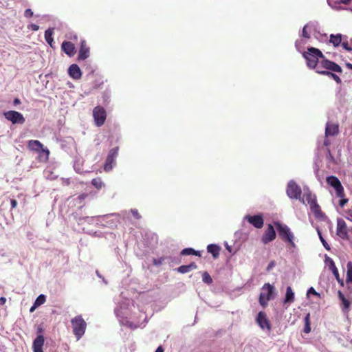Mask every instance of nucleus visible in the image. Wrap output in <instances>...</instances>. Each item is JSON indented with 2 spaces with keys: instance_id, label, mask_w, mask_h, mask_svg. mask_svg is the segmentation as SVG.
I'll use <instances>...</instances> for the list:
<instances>
[{
  "instance_id": "nucleus-1",
  "label": "nucleus",
  "mask_w": 352,
  "mask_h": 352,
  "mask_svg": "<svg viewBox=\"0 0 352 352\" xmlns=\"http://www.w3.org/2000/svg\"><path fill=\"white\" fill-rule=\"evenodd\" d=\"M303 57L307 60V66L311 69L318 67V58H324V55L320 50L315 47H309L307 52L302 54Z\"/></svg>"
},
{
  "instance_id": "nucleus-2",
  "label": "nucleus",
  "mask_w": 352,
  "mask_h": 352,
  "mask_svg": "<svg viewBox=\"0 0 352 352\" xmlns=\"http://www.w3.org/2000/svg\"><path fill=\"white\" fill-rule=\"evenodd\" d=\"M73 333L77 340H80L85 333L87 323L81 315L75 316L71 320Z\"/></svg>"
},
{
  "instance_id": "nucleus-3",
  "label": "nucleus",
  "mask_w": 352,
  "mask_h": 352,
  "mask_svg": "<svg viewBox=\"0 0 352 352\" xmlns=\"http://www.w3.org/2000/svg\"><path fill=\"white\" fill-rule=\"evenodd\" d=\"M279 237L285 242L289 243L292 247H295L294 242V236L290 228L285 224L278 221L274 222Z\"/></svg>"
},
{
  "instance_id": "nucleus-4",
  "label": "nucleus",
  "mask_w": 352,
  "mask_h": 352,
  "mask_svg": "<svg viewBox=\"0 0 352 352\" xmlns=\"http://www.w3.org/2000/svg\"><path fill=\"white\" fill-rule=\"evenodd\" d=\"M274 292V287L270 283H265L262 287V292L259 295V303L263 307H265L267 305L269 300L273 298V293Z\"/></svg>"
},
{
  "instance_id": "nucleus-5",
  "label": "nucleus",
  "mask_w": 352,
  "mask_h": 352,
  "mask_svg": "<svg viewBox=\"0 0 352 352\" xmlns=\"http://www.w3.org/2000/svg\"><path fill=\"white\" fill-rule=\"evenodd\" d=\"M351 228L347 227V225L344 219L338 218L337 219L336 234L344 240L350 239Z\"/></svg>"
},
{
  "instance_id": "nucleus-6",
  "label": "nucleus",
  "mask_w": 352,
  "mask_h": 352,
  "mask_svg": "<svg viewBox=\"0 0 352 352\" xmlns=\"http://www.w3.org/2000/svg\"><path fill=\"white\" fill-rule=\"evenodd\" d=\"M326 181L329 186L335 189L338 197L343 198L345 197L344 188L340 181L336 176H329L327 177Z\"/></svg>"
},
{
  "instance_id": "nucleus-7",
  "label": "nucleus",
  "mask_w": 352,
  "mask_h": 352,
  "mask_svg": "<svg viewBox=\"0 0 352 352\" xmlns=\"http://www.w3.org/2000/svg\"><path fill=\"white\" fill-rule=\"evenodd\" d=\"M286 192L287 196L291 199H300L302 190L300 187L293 180L287 184Z\"/></svg>"
},
{
  "instance_id": "nucleus-8",
  "label": "nucleus",
  "mask_w": 352,
  "mask_h": 352,
  "mask_svg": "<svg viewBox=\"0 0 352 352\" xmlns=\"http://www.w3.org/2000/svg\"><path fill=\"white\" fill-rule=\"evenodd\" d=\"M93 116L96 124L98 126H101L104 124L106 120V111L102 107L97 106L93 110Z\"/></svg>"
},
{
  "instance_id": "nucleus-9",
  "label": "nucleus",
  "mask_w": 352,
  "mask_h": 352,
  "mask_svg": "<svg viewBox=\"0 0 352 352\" xmlns=\"http://www.w3.org/2000/svg\"><path fill=\"white\" fill-rule=\"evenodd\" d=\"M118 150L119 148L117 146L109 151L104 165V170L106 172L112 169L113 165L115 164L116 159L118 155Z\"/></svg>"
},
{
  "instance_id": "nucleus-10",
  "label": "nucleus",
  "mask_w": 352,
  "mask_h": 352,
  "mask_svg": "<svg viewBox=\"0 0 352 352\" xmlns=\"http://www.w3.org/2000/svg\"><path fill=\"white\" fill-rule=\"evenodd\" d=\"M4 117L12 124H23L25 121L23 116L16 111H8L3 113Z\"/></svg>"
},
{
  "instance_id": "nucleus-11",
  "label": "nucleus",
  "mask_w": 352,
  "mask_h": 352,
  "mask_svg": "<svg viewBox=\"0 0 352 352\" xmlns=\"http://www.w3.org/2000/svg\"><path fill=\"white\" fill-rule=\"evenodd\" d=\"M276 237V233L274 226L272 224H268L266 230L261 236V242L264 245H267L269 243L273 241Z\"/></svg>"
},
{
  "instance_id": "nucleus-12",
  "label": "nucleus",
  "mask_w": 352,
  "mask_h": 352,
  "mask_svg": "<svg viewBox=\"0 0 352 352\" xmlns=\"http://www.w3.org/2000/svg\"><path fill=\"white\" fill-rule=\"evenodd\" d=\"M318 66H320L322 69L329 70L330 72L331 71L338 73H342V72L340 65L335 62L326 59L324 57L322 58Z\"/></svg>"
},
{
  "instance_id": "nucleus-13",
  "label": "nucleus",
  "mask_w": 352,
  "mask_h": 352,
  "mask_svg": "<svg viewBox=\"0 0 352 352\" xmlns=\"http://www.w3.org/2000/svg\"><path fill=\"white\" fill-rule=\"evenodd\" d=\"M245 219L256 228L260 229L263 226L264 219L261 214L253 216L247 215Z\"/></svg>"
},
{
  "instance_id": "nucleus-14",
  "label": "nucleus",
  "mask_w": 352,
  "mask_h": 352,
  "mask_svg": "<svg viewBox=\"0 0 352 352\" xmlns=\"http://www.w3.org/2000/svg\"><path fill=\"white\" fill-rule=\"evenodd\" d=\"M256 321H257L258 325L261 327V328H262V329L267 328L269 330L271 329V326H270L269 320L267 319V316L264 312L260 311L258 314V316L256 318Z\"/></svg>"
},
{
  "instance_id": "nucleus-15",
  "label": "nucleus",
  "mask_w": 352,
  "mask_h": 352,
  "mask_svg": "<svg viewBox=\"0 0 352 352\" xmlns=\"http://www.w3.org/2000/svg\"><path fill=\"white\" fill-rule=\"evenodd\" d=\"M338 296L341 301L340 307L343 312L348 313L350 309L351 301L346 298L344 295L341 291L338 292Z\"/></svg>"
},
{
  "instance_id": "nucleus-16",
  "label": "nucleus",
  "mask_w": 352,
  "mask_h": 352,
  "mask_svg": "<svg viewBox=\"0 0 352 352\" xmlns=\"http://www.w3.org/2000/svg\"><path fill=\"white\" fill-rule=\"evenodd\" d=\"M89 56V47L87 46V43L85 40H82L80 43V47L79 50L78 59L85 60Z\"/></svg>"
},
{
  "instance_id": "nucleus-17",
  "label": "nucleus",
  "mask_w": 352,
  "mask_h": 352,
  "mask_svg": "<svg viewBox=\"0 0 352 352\" xmlns=\"http://www.w3.org/2000/svg\"><path fill=\"white\" fill-rule=\"evenodd\" d=\"M61 49L69 56H73L76 53L75 46L70 41H63L61 45Z\"/></svg>"
},
{
  "instance_id": "nucleus-18",
  "label": "nucleus",
  "mask_w": 352,
  "mask_h": 352,
  "mask_svg": "<svg viewBox=\"0 0 352 352\" xmlns=\"http://www.w3.org/2000/svg\"><path fill=\"white\" fill-rule=\"evenodd\" d=\"M68 74L74 80H79L82 76L81 70L76 64H72L69 66Z\"/></svg>"
},
{
  "instance_id": "nucleus-19",
  "label": "nucleus",
  "mask_w": 352,
  "mask_h": 352,
  "mask_svg": "<svg viewBox=\"0 0 352 352\" xmlns=\"http://www.w3.org/2000/svg\"><path fill=\"white\" fill-rule=\"evenodd\" d=\"M339 133V126L337 124L327 123L325 128V136H335Z\"/></svg>"
},
{
  "instance_id": "nucleus-20",
  "label": "nucleus",
  "mask_w": 352,
  "mask_h": 352,
  "mask_svg": "<svg viewBox=\"0 0 352 352\" xmlns=\"http://www.w3.org/2000/svg\"><path fill=\"white\" fill-rule=\"evenodd\" d=\"M44 337L42 335H38L33 342V351L34 352H43V346L44 344Z\"/></svg>"
},
{
  "instance_id": "nucleus-21",
  "label": "nucleus",
  "mask_w": 352,
  "mask_h": 352,
  "mask_svg": "<svg viewBox=\"0 0 352 352\" xmlns=\"http://www.w3.org/2000/svg\"><path fill=\"white\" fill-rule=\"evenodd\" d=\"M299 199L302 204H305L307 201L309 206L316 201V195L312 194L309 190L305 192L303 197L302 198L300 197Z\"/></svg>"
},
{
  "instance_id": "nucleus-22",
  "label": "nucleus",
  "mask_w": 352,
  "mask_h": 352,
  "mask_svg": "<svg viewBox=\"0 0 352 352\" xmlns=\"http://www.w3.org/2000/svg\"><path fill=\"white\" fill-rule=\"evenodd\" d=\"M197 265L195 263L192 262L189 265H181L177 268V272L182 274H185L190 272L192 270H196Z\"/></svg>"
},
{
  "instance_id": "nucleus-23",
  "label": "nucleus",
  "mask_w": 352,
  "mask_h": 352,
  "mask_svg": "<svg viewBox=\"0 0 352 352\" xmlns=\"http://www.w3.org/2000/svg\"><path fill=\"white\" fill-rule=\"evenodd\" d=\"M28 146L30 150L39 151L43 149V144L38 140H30L28 142Z\"/></svg>"
},
{
  "instance_id": "nucleus-24",
  "label": "nucleus",
  "mask_w": 352,
  "mask_h": 352,
  "mask_svg": "<svg viewBox=\"0 0 352 352\" xmlns=\"http://www.w3.org/2000/svg\"><path fill=\"white\" fill-rule=\"evenodd\" d=\"M220 247L215 244H210L207 246V250L210 253L214 258H217L219 256Z\"/></svg>"
},
{
  "instance_id": "nucleus-25",
  "label": "nucleus",
  "mask_w": 352,
  "mask_h": 352,
  "mask_svg": "<svg viewBox=\"0 0 352 352\" xmlns=\"http://www.w3.org/2000/svg\"><path fill=\"white\" fill-rule=\"evenodd\" d=\"M294 293L290 286H288L286 289L285 297L284 299L285 304H290L294 301Z\"/></svg>"
},
{
  "instance_id": "nucleus-26",
  "label": "nucleus",
  "mask_w": 352,
  "mask_h": 352,
  "mask_svg": "<svg viewBox=\"0 0 352 352\" xmlns=\"http://www.w3.org/2000/svg\"><path fill=\"white\" fill-rule=\"evenodd\" d=\"M54 28H50L45 32V39L46 42L53 47L54 39L52 38V35L54 34Z\"/></svg>"
},
{
  "instance_id": "nucleus-27",
  "label": "nucleus",
  "mask_w": 352,
  "mask_h": 352,
  "mask_svg": "<svg viewBox=\"0 0 352 352\" xmlns=\"http://www.w3.org/2000/svg\"><path fill=\"white\" fill-rule=\"evenodd\" d=\"M310 209L316 218L322 217V212L321 211L320 206L317 204V201L310 206Z\"/></svg>"
},
{
  "instance_id": "nucleus-28",
  "label": "nucleus",
  "mask_w": 352,
  "mask_h": 352,
  "mask_svg": "<svg viewBox=\"0 0 352 352\" xmlns=\"http://www.w3.org/2000/svg\"><path fill=\"white\" fill-rule=\"evenodd\" d=\"M329 42L332 43L334 47H338L342 42V35L340 34H331Z\"/></svg>"
},
{
  "instance_id": "nucleus-29",
  "label": "nucleus",
  "mask_w": 352,
  "mask_h": 352,
  "mask_svg": "<svg viewBox=\"0 0 352 352\" xmlns=\"http://www.w3.org/2000/svg\"><path fill=\"white\" fill-rule=\"evenodd\" d=\"M182 255H195L201 256V253L191 248H184L181 252Z\"/></svg>"
},
{
  "instance_id": "nucleus-30",
  "label": "nucleus",
  "mask_w": 352,
  "mask_h": 352,
  "mask_svg": "<svg viewBox=\"0 0 352 352\" xmlns=\"http://www.w3.org/2000/svg\"><path fill=\"white\" fill-rule=\"evenodd\" d=\"M347 272H346V283H352V263L349 262L347 263Z\"/></svg>"
},
{
  "instance_id": "nucleus-31",
  "label": "nucleus",
  "mask_w": 352,
  "mask_h": 352,
  "mask_svg": "<svg viewBox=\"0 0 352 352\" xmlns=\"http://www.w3.org/2000/svg\"><path fill=\"white\" fill-rule=\"evenodd\" d=\"M310 315L308 314L305 318V328L304 332L306 333H309L311 331L310 327V320H309Z\"/></svg>"
},
{
  "instance_id": "nucleus-32",
  "label": "nucleus",
  "mask_w": 352,
  "mask_h": 352,
  "mask_svg": "<svg viewBox=\"0 0 352 352\" xmlns=\"http://www.w3.org/2000/svg\"><path fill=\"white\" fill-rule=\"evenodd\" d=\"M45 301H46V297H45V296L44 294H41V295H39V296L36 298V300H35L34 303H35V305H36V306L39 307V306H41V305L44 304V303L45 302Z\"/></svg>"
},
{
  "instance_id": "nucleus-33",
  "label": "nucleus",
  "mask_w": 352,
  "mask_h": 352,
  "mask_svg": "<svg viewBox=\"0 0 352 352\" xmlns=\"http://www.w3.org/2000/svg\"><path fill=\"white\" fill-rule=\"evenodd\" d=\"M91 184L95 186L97 189H100L102 186L103 183L100 178H94L91 180Z\"/></svg>"
},
{
  "instance_id": "nucleus-34",
  "label": "nucleus",
  "mask_w": 352,
  "mask_h": 352,
  "mask_svg": "<svg viewBox=\"0 0 352 352\" xmlns=\"http://www.w3.org/2000/svg\"><path fill=\"white\" fill-rule=\"evenodd\" d=\"M202 280L207 284H211L212 283V278L210 275L207 272H204L202 274Z\"/></svg>"
},
{
  "instance_id": "nucleus-35",
  "label": "nucleus",
  "mask_w": 352,
  "mask_h": 352,
  "mask_svg": "<svg viewBox=\"0 0 352 352\" xmlns=\"http://www.w3.org/2000/svg\"><path fill=\"white\" fill-rule=\"evenodd\" d=\"M333 274L335 278H336L338 283L342 286H344V280L340 277L338 270L337 268H335L334 270L331 271Z\"/></svg>"
},
{
  "instance_id": "nucleus-36",
  "label": "nucleus",
  "mask_w": 352,
  "mask_h": 352,
  "mask_svg": "<svg viewBox=\"0 0 352 352\" xmlns=\"http://www.w3.org/2000/svg\"><path fill=\"white\" fill-rule=\"evenodd\" d=\"M326 262L327 263L330 270L333 271L335 268H337L332 258L327 257L326 258Z\"/></svg>"
},
{
  "instance_id": "nucleus-37",
  "label": "nucleus",
  "mask_w": 352,
  "mask_h": 352,
  "mask_svg": "<svg viewBox=\"0 0 352 352\" xmlns=\"http://www.w3.org/2000/svg\"><path fill=\"white\" fill-rule=\"evenodd\" d=\"M322 67H320V66H318V67L316 69V72L319 74H322V75H324V76H329L330 75L329 73H330V71L329 70H327V69H321Z\"/></svg>"
},
{
  "instance_id": "nucleus-38",
  "label": "nucleus",
  "mask_w": 352,
  "mask_h": 352,
  "mask_svg": "<svg viewBox=\"0 0 352 352\" xmlns=\"http://www.w3.org/2000/svg\"><path fill=\"white\" fill-rule=\"evenodd\" d=\"M318 234H319V237H320V239L323 245V246L324 247V248L327 250H330V246L327 243V242L324 239V238L322 237L320 232L318 230Z\"/></svg>"
},
{
  "instance_id": "nucleus-39",
  "label": "nucleus",
  "mask_w": 352,
  "mask_h": 352,
  "mask_svg": "<svg viewBox=\"0 0 352 352\" xmlns=\"http://www.w3.org/2000/svg\"><path fill=\"white\" fill-rule=\"evenodd\" d=\"M329 74L330 75H329L328 77L333 78L338 84L341 83L342 80L338 75L333 74L331 72V71L330 72Z\"/></svg>"
},
{
  "instance_id": "nucleus-40",
  "label": "nucleus",
  "mask_w": 352,
  "mask_h": 352,
  "mask_svg": "<svg viewBox=\"0 0 352 352\" xmlns=\"http://www.w3.org/2000/svg\"><path fill=\"white\" fill-rule=\"evenodd\" d=\"M307 25H305L304 26V28H302V36L304 37V38H310V35L307 32Z\"/></svg>"
},
{
  "instance_id": "nucleus-41",
  "label": "nucleus",
  "mask_w": 352,
  "mask_h": 352,
  "mask_svg": "<svg viewBox=\"0 0 352 352\" xmlns=\"http://www.w3.org/2000/svg\"><path fill=\"white\" fill-rule=\"evenodd\" d=\"M33 14H34V13H33L32 10L30 8L26 9L24 12V16L26 18H30L33 16Z\"/></svg>"
},
{
  "instance_id": "nucleus-42",
  "label": "nucleus",
  "mask_w": 352,
  "mask_h": 352,
  "mask_svg": "<svg viewBox=\"0 0 352 352\" xmlns=\"http://www.w3.org/2000/svg\"><path fill=\"white\" fill-rule=\"evenodd\" d=\"M342 47L348 52H351L352 48L349 45L347 42H341Z\"/></svg>"
},
{
  "instance_id": "nucleus-43",
  "label": "nucleus",
  "mask_w": 352,
  "mask_h": 352,
  "mask_svg": "<svg viewBox=\"0 0 352 352\" xmlns=\"http://www.w3.org/2000/svg\"><path fill=\"white\" fill-rule=\"evenodd\" d=\"M311 294L317 296H320V294L313 287H310L307 292V295Z\"/></svg>"
},
{
  "instance_id": "nucleus-44",
  "label": "nucleus",
  "mask_w": 352,
  "mask_h": 352,
  "mask_svg": "<svg viewBox=\"0 0 352 352\" xmlns=\"http://www.w3.org/2000/svg\"><path fill=\"white\" fill-rule=\"evenodd\" d=\"M28 28L32 30V31H37L39 29V26L36 24H30L28 25Z\"/></svg>"
},
{
  "instance_id": "nucleus-45",
  "label": "nucleus",
  "mask_w": 352,
  "mask_h": 352,
  "mask_svg": "<svg viewBox=\"0 0 352 352\" xmlns=\"http://www.w3.org/2000/svg\"><path fill=\"white\" fill-rule=\"evenodd\" d=\"M346 214L347 219H349V221H352V208L347 210L346 211Z\"/></svg>"
},
{
  "instance_id": "nucleus-46",
  "label": "nucleus",
  "mask_w": 352,
  "mask_h": 352,
  "mask_svg": "<svg viewBox=\"0 0 352 352\" xmlns=\"http://www.w3.org/2000/svg\"><path fill=\"white\" fill-rule=\"evenodd\" d=\"M348 201H349V199L346 198H344V197L343 198H341V199L340 200L339 205L341 207H343Z\"/></svg>"
},
{
  "instance_id": "nucleus-47",
  "label": "nucleus",
  "mask_w": 352,
  "mask_h": 352,
  "mask_svg": "<svg viewBox=\"0 0 352 352\" xmlns=\"http://www.w3.org/2000/svg\"><path fill=\"white\" fill-rule=\"evenodd\" d=\"M11 210L15 208L17 206V201L14 199H10Z\"/></svg>"
},
{
  "instance_id": "nucleus-48",
  "label": "nucleus",
  "mask_w": 352,
  "mask_h": 352,
  "mask_svg": "<svg viewBox=\"0 0 352 352\" xmlns=\"http://www.w3.org/2000/svg\"><path fill=\"white\" fill-rule=\"evenodd\" d=\"M164 261V258H158V259H154L153 261V263L156 265H161L162 263V261Z\"/></svg>"
},
{
  "instance_id": "nucleus-49",
  "label": "nucleus",
  "mask_w": 352,
  "mask_h": 352,
  "mask_svg": "<svg viewBox=\"0 0 352 352\" xmlns=\"http://www.w3.org/2000/svg\"><path fill=\"white\" fill-rule=\"evenodd\" d=\"M327 157L331 158L332 160H334L333 156L332 155L329 148H327Z\"/></svg>"
},
{
  "instance_id": "nucleus-50",
  "label": "nucleus",
  "mask_w": 352,
  "mask_h": 352,
  "mask_svg": "<svg viewBox=\"0 0 352 352\" xmlns=\"http://www.w3.org/2000/svg\"><path fill=\"white\" fill-rule=\"evenodd\" d=\"M330 144H331L330 140L327 138H325V140H324V145L325 146H327V148H329Z\"/></svg>"
},
{
  "instance_id": "nucleus-51",
  "label": "nucleus",
  "mask_w": 352,
  "mask_h": 352,
  "mask_svg": "<svg viewBox=\"0 0 352 352\" xmlns=\"http://www.w3.org/2000/svg\"><path fill=\"white\" fill-rule=\"evenodd\" d=\"M13 104L14 105H17V104H21V100L20 99H19L18 98H16L14 101H13Z\"/></svg>"
},
{
  "instance_id": "nucleus-52",
  "label": "nucleus",
  "mask_w": 352,
  "mask_h": 352,
  "mask_svg": "<svg viewBox=\"0 0 352 352\" xmlns=\"http://www.w3.org/2000/svg\"><path fill=\"white\" fill-rule=\"evenodd\" d=\"M6 298L5 297H1L0 298V305H3L6 303Z\"/></svg>"
},
{
  "instance_id": "nucleus-53",
  "label": "nucleus",
  "mask_w": 352,
  "mask_h": 352,
  "mask_svg": "<svg viewBox=\"0 0 352 352\" xmlns=\"http://www.w3.org/2000/svg\"><path fill=\"white\" fill-rule=\"evenodd\" d=\"M37 307H38V306H36L35 303L34 302V305L30 308V311L33 312Z\"/></svg>"
},
{
  "instance_id": "nucleus-54",
  "label": "nucleus",
  "mask_w": 352,
  "mask_h": 352,
  "mask_svg": "<svg viewBox=\"0 0 352 352\" xmlns=\"http://www.w3.org/2000/svg\"><path fill=\"white\" fill-rule=\"evenodd\" d=\"M155 352H164V349L162 346H160L157 348Z\"/></svg>"
},
{
  "instance_id": "nucleus-55",
  "label": "nucleus",
  "mask_w": 352,
  "mask_h": 352,
  "mask_svg": "<svg viewBox=\"0 0 352 352\" xmlns=\"http://www.w3.org/2000/svg\"><path fill=\"white\" fill-rule=\"evenodd\" d=\"M340 1L344 4H349L351 0H340Z\"/></svg>"
},
{
  "instance_id": "nucleus-56",
  "label": "nucleus",
  "mask_w": 352,
  "mask_h": 352,
  "mask_svg": "<svg viewBox=\"0 0 352 352\" xmlns=\"http://www.w3.org/2000/svg\"><path fill=\"white\" fill-rule=\"evenodd\" d=\"M346 66L347 67V68L351 69L352 70V64L351 63H348L346 64Z\"/></svg>"
},
{
  "instance_id": "nucleus-57",
  "label": "nucleus",
  "mask_w": 352,
  "mask_h": 352,
  "mask_svg": "<svg viewBox=\"0 0 352 352\" xmlns=\"http://www.w3.org/2000/svg\"><path fill=\"white\" fill-rule=\"evenodd\" d=\"M133 214L135 217H136L137 218H139L140 216H139V214L138 212V211H135V212H133Z\"/></svg>"
},
{
  "instance_id": "nucleus-58",
  "label": "nucleus",
  "mask_w": 352,
  "mask_h": 352,
  "mask_svg": "<svg viewBox=\"0 0 352 352\" xmlns=\"http://www.w3.org/2000/svg\"><path fill=\"white\" fill-rule=\"evenodd\" d=\"M273 265V263L272 262L271 263H270L269 266H268V269L272 267Z\"/></svg>"
},
{
  "instance_id": "nucleus-59",
  "label": "nucleus",
  "mask_w": 352,
  "mask_h": 352,
  "mask_svg": "<svg viewBox=\"0 0 352 352\" xmlns=\"http://www.w3.org/2000/svg\"><path fill=\"white\" fill-rule=\"evenodd\" d=\"M86 195H82L80 196V198H83L84 197H85Z\"/></svg>"
},
{
  "instance_id": "nucleus-60",
  "label": "nucleus",
  "mask_w": 352,
  "mask_h": 352,
  "mask_svg": "<svg viewBox=\"0 0 352 352\" xmlns=\"http://www.w3.org/2000/svg\"><path fill=\"white\" fill-rule=\"evenodd\" d=\"M94 72V71L93 69H91V70L90 71V74H93Z\"/></svg>"
},
{
  "instance_id": "nucleus-61",
  "label": "nucleus",
  "mask_w": 352,
  "mask_h": 352,
  "mask_svg": "<svg viewBox=\"0 0 352 352\" xmlns=\"http://www.w3.org/2000/svg\"><path fill=\"white\" fill-rule=\"evenodd\" d=\"M227 249H228L230 252H231V250H230V247H228H228H227Z\"/></svg>"
},
{
  "instance_id": "nucleus-62",
  "label": "nucleus",
  "mask_w": 352,
  "mask_h": 352,
  "mask_svg": "<svg viewBox=\"0 0 352 352\" xmlns=\"http://www.w3.org/2000/svg\"><path fill=\"white\" fill-rule=\"evenodd\" d=\"M45 151H46L47 154L48 155L49 154V151L47 149Z\"/></svg>"
},
{
  "instance_id": "nucleus-63",
  "label": "nucleus",
  "mask_w": 352,
  "mask_h": 352,
  "mask_svg": "<svg viewBox=\"0 0 352 352\" xmlns=\"http://www.w3.org/2000/svg\"><path fill=\"white\" fill-rule=\"evenodd\" d=\"M350 234H352V227H351V233Z\"/></svg>"
}]
</instances>
